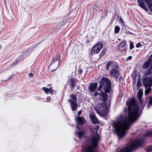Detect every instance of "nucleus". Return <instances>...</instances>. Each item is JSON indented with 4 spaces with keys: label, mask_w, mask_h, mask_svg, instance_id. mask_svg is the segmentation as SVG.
<instances>
[{
    "label": "nucleus",
    "mask_w": 152,
    "mask_h": 152,
    "mask_svg": "<svg viewBox=\"0 0 152 152\" xmlns=\"http://www.w3.org/2000/svg\"><path fill=\"white\" fill-rule=\"evenodd\" d=\"M139 109L137 104L136 100L134 98L127 102L128 105V116L121 115L118 116L116 121L113 123L115 131L119 139L123 138L127 134L126 131L129 129L131 124L136 121L140 115V111L144 107L145 102L142 100H139Z\"/></svg>",
    "instance_id": "f257e3e1"
},
{
    "label": "nucleus",
    "mask_w": 152,
    "mask_h": 152,
    "mask_svg": "<svg viewBox=\"0 0 152 152\" xmlns=\"http://www.w3.org/2000/svg\"><path fill=\"white\" fill-rule=\"evenodd\" d=\"M99 126H97L95 128V132L96 136H93L91 139L92 145H89L83 149L82 152H97L96 147L100 140L99 135L97 133V130L99 129ZM145 140L142 138L134 140L130 145L122 148L120 152H130L136 149L138 146L142 145Z\"/></svg>",
    "instance_id": "f03ea898"
},
{
    "label": "nucleus",
    "mask_w": 152,
    "mask_h": 152,
    "mask_svg": "<svg viewBox=\"0 0 152 152\" xmlns=\"http://www.w3.org/2000/svg\"><path fill=\"white\" fill-rule=\"evenodd\" d=\"M142 67L145 70L143 83L145 88L152 86V55L143 64Z\"/></svg>",
    "instance_id": "7ed1b4c3"
},
{
    "label": "nucleus",
    "mask_w": 152,
    "mask_h": 152,
    "mask_svg": "<svg viewBox=\"0 0 152 152\" xmlns=\"http://www.w3.org/2000/svg\"><path fill=\"white\" fill-rule=\"evenodd\" d=\"M103 87L106 93H109L110 92L111 88V83L110 81L106 77H103L100 82V85L97 91L94 94L95 96H97L98 94L101 93V89Z\"/></svg>",
    "instance_id": "20e7f679"
},
{
    "label": "nucleus",
    "mask_w": 152,
    "mask_h": 152,
    "mask_svg": "<svg viewBox=\"0 0 152 152\" xmlns=\"http://www.w3.org/2000/svg\"><path fill=\"white\" fill-rule=\"evenodd\" d=\"M110 67L111 68L110 74L111 76L115 77L117 80L120 75V73L118 71L119 66L118 64L113 61H109L106 64V69L108 70Z\"/></svg>",
    "instance_id": "39448f33"
},
{
    "label": "nucleus",
    "mask_w": 152,
    "mask_h": 152,
    "mask_svg": "<svg viewBox=\"0 0 152 152\" xmlns=\"http://www.w3.org/2000/svg\"><path fill=\"white\" fill-rule=\"evenodd\" d=\"M139 6L145 10L147 12L148 9L147 6L144 3H145L148 6V8L152 13V0H138Z\"/></svg>",
    "instance_id": "423d86ee"
},
{
    "label": "nucleus",
    "mask_w": 152,
    "mask_h": 152,
    "mask_svg": "<svg viewBox=\"0 0 152 152\" xmlns=\"http://www.w3.org/2000/svg\"><path fill=\"white\" fill-rule=\"evenodd\" d=\"M59 58V57L58 56L53 58L52 62L49 66V68L51 71L56 70L58 68L60 61Z\"/></svg>",
    "instance_id": "0eeeda50"
},
{
    "label": "nucleus",
    "mask_w": 152,
    "mask_h": 152,
    "mask_svg": "<svg viewBox=\"0 0 152 152\" xmlns=\"http://www.w3.org/2000/svg\"><path fill=\"white\" fill-rule=\"evenodd\" d=\"M103 47L101 43H99L95 45L93 48L91 52L93 53H98L99 52Z\"/></svg>",
    "instance_id": "6e6552de"
},
{
    "label": "nucleus",
    "mask_w": 152,
    "mask_h": 152,
    "mask_svg": "<svg viewBox=\"0 0 152 152\" xmlns=\"http://www.w3.org/2000/svg\"><path fill=\"white\" fill-rule=\"evenodd\" d=\"M99 96L100 99L102 100L104 102V106L105 107H107V106L106 105V102L107 100L108 96L106 93L101 92V93L99 94Z\"/></svg>",
    "instance_id": "1a4fd4ad"
},
{
    "label": "nucleus",
    "mask_w": 152,
    "mask_h": 152,
    "mask_svg": "<svg viewBox=\"0 0 152 152\" xmlns=\"http://www.w3.org/2000/svg\"><path fill=\"white\" fill-rule=\"evenodd\" d=\"M68 102L70 104L71 108L72 111H74L76 110L77 106V101H74L72 99H69L68 100Z\"/></svg>",
    "instance_id": "9d476101"
},
{
    "label": "nucleus",
    "mask_w": 152,
    "mask_h": 152,
    "mask_svg": "<svg viewBox=\"0 0 152 152\" xmlns=\"http://www.w3.org/2000/svg\"><path fill=\"white\" fill-rule=\"evenodd\" d=\"M90 119L94 124H99L100 121L96 118L94 114L93 113H91L90 114Z\"/></svg>",
    "instance_id": "9b49d317"
},
{
    "label": "nucleus",
    "mask_w": 152,
    "mask_h": 152,
    "mask_svg": "<svg viewBox=\"0 0 152 152\" xmlns=\"http://www.w3.org/2000/svg\"><path fill=\"white\" fill-rule=\"evenodd\" d=\"M77 121L76 127L78 129H79L78 125H82L84 122V118L83 117H78L76 118Z\"/></svg>",
    "instance_id": "f8f14e48"
},
{
    "label": "nucleus",
    "mask_w": 152,
    "mask_h": 152,
    "mask_svg": "<svg viewBox=\"0 0 152 152\" xmlns=\"http://www.w3.org/2000/svg\"><path fill=\"white\" fill-rule=\"evenodd\" d=\"M97 83H92L91 84L90 86L89 89L91 92L93 93L94 92L97 88Z\"/></svg>",
    "instance_id": "ddd939ff"
},
{
    "label": "nucleus",
    "mask_w": 152,
    "mask_h": 152,
    "mask_svg": "<svg viewBox=\"0 0 152 152\" xmlns=\"http://www.w3.org/2000/svg\"><path fill=\"white\" fill-rule=\"evenodd\" d=\"M75 79L74 78H72L69 83L70 86L72 88V90H73V88L75 86Z\"/></svg>",
    "instance_id": "4468645a"
},
{
    "label": "nucleus",
    "mask_w": 152,
    "mask_h": 152,
    "mask_svg": "<svg viewBox=\"0 0 152 152\" xmlns=\"http://www.w3.org/2000/svg\"><path fill=\"white\" fill-rule=\"evenodd\" d=\"M42 90H43L44 92L47 94H48L49 93H52L53 92V90L51 88H48L44 87L42 88Z\"/></svg>",
    "instance_id": "2eb2a0df"
},
{
    "label": "nucleus",
    "mask_w": 152,
    "mask_h": 152,
    "mask_svg": "<svg viewBox=\"0 0 152 152\" xmlns=\"http://www.w3.org/2000/svg\"><path fill=\"white\" fill-rule=\"evenodd\" d=\"M143 95V91L141 90H140L137 93V96L139 100H142V97Z\"/></svg>",
    "instance_id": "dca6fc26"
},
{
    "label": "nucleus",
    "mask_w": 152,
    "mask_h": 152,
    "mask_svg": "<svg viewBox=\"0 0 152 152\" xmlns=\"http://www.w3.org/2000/svg\"><path fill=\"white\" fill-rule=\"evenodd\" d=\"M70 98L74 101H77V98L76 94H72L70 95Z\"/></svg>",
    "instance_id": "f3484780"
},
{
    "label": "nucleus",
    "mask_w": 152,
    "mask_h": 152,
    "mask_svg": "<svg viewBox=\"0 0 152 152\" xmlns=\"http://www.w3.org/2000/svg\"><path fill=\"white\" fill-rule=\"evenodd\" d=\"M76 133L79 139H81L84 135V132H78Z\"/></svg>",
    "instance_id": "a211bd4d"
},
{
    "label": "nucleus",
    "mask_w": 152,
    "mask_h": 152,
    "mask_svg": "<svg viewBox=\"0 0 152 152\" xmlns=\"http://www.w3.org/2000/svg\"><path fill=\"white\" fill-rule=\"evenodd\" d=\"M152 105V96L150 97L149 100L148 104V107L149 108Z\"/></svg>",
    "instance_id": "6ab92c4d"
},
{
    "label": "nucleus",
    "mask_w": 152,
    "mask_h": 152,
    "mask_svg": "<svg viewBox=\"0 0 152 152\" xmlns=\"http://www.w3.org/2000/svg\"><path fill=\"white\" fill-rule=\"evenodd\" d=\"M148 88H146L145 91V95L148 94L151 91V87H148Z\"/></svg>",
    "instance_id": "aec40b11"
},
{
    "label": "nucleus",
    "mask_w": 152,
    "mask_h": 152,
    "mask_svg": "<svg viewBox=\"0 0 152 152\" xmlns=\"http://www.w3.org/2000/svg\"><path fill=\"white\" fill-rule=\"evenodd\" d=\"M120 30V27L119 26H116L115 28V30H114L116 34L118 33L119 32Z\"/></svg>",
    "instance_id": "412c9836"
},
{
    "label": "nucleus",
    "mask_w": 152,
    "mask_h": 152,
    "mask_svg": "<svg viewBox=\"0 0 152 152\" xmlns=\"http://www.w3.org/2000/svg\"><path fill=\"white\" fill-rule=\"evenodd\" d=\"M145 137H148L152 136V130L150 131L147 132L145 134Z\"/></svg>",
    "instance_id": "4be33fe9"
},
{
    "label": "nucleus",
    "mask_w": 152,
    "mask_h": 152,
    "mask_svg": "<svg viewBox=\"0 0 152 152\" xmlns=\"http://www.w3.org/2000/svg\"><path fill=\"white\" fill-rule=\"evenodd\" d=\"M125 44V42H122L119 45V47L121 48H123L124 47Z\"/></svg>",
    "instance_id": "5701e85b"
},
{
    "label": "nucleus",
    "mask_w": 152,
    "mask_h": 152,
    "mask_svg": "<svg viewBox=\"0 0 152 152\" xmlns=\"http://www.w3.org/2000/svg\"><path fill=\"white\" fill-rule=\"evenodd\" d=\"M137 85L138 88H139L141 87L142 83L140 79H138Z\"/></svg>",
    "instance_id": "b1692460"
},
{
    "label": "nucleus",
    "mask_w": 152,
    "mask_h": 152,
    "mask_svg": "<svg viewBox=\"0 0 152 152\" xmlns=\"http://www.w3.org/2000/svg\"><path fill=\"white\" fill-rule=\"evenodd\" d=\"M105 52L106 51L105 50H102L101 53L99 55L101 57H102L104 55Z\"/></svg>",
    "instance_id": "393cba45"
},
{
    "label": "nucleus",
    "mask_w": 152,
    "mask_h": 152,
    "mask_svg": "<svg viewBox=\"0 0 152 152\" xmlns=\"http://www.w3.org/2000/svg\"><path fill=\"white\" fill-rule=\"evenodd\" d=\"M134 47V45L133 44L132 42H130V47L129 48L130 50H132L133 49Z\"/></svg>",
    "instance_id": "a878e982"
},
{
    "label": "nucleus",
    "mask_w": 152,
    "mask_h": 152,
    "mask_svg": "<svg viewBox=\"0 0 152 152\" xmlns=\"http://www.w3.org/2000/svg\"><path fill=\"white\" fill-rule=\"evenodd\" d=\"M94 110L96 111V113H97L99 115H101V113L99 111L97 108H95L94 109Z\"/></svg>",
    "instance_id": "bb28decb"
},
{
    "label": "nucleus",
    "mask_w": 152,
    "mask_h": 152,
    "mask_svg": "<svg viewBox=\"0 0 152 152\" xmlns=\"http://www.w3.org/2000/svg\"><path fill=\"white\" fill-rule=\"evenodd\" d=\"M119 21L122 24L124 25V22L121 18L120 19Z\"/></svg>",
    "instance_id": "cd10ccee"
},
{
    "label": "nucleus",
    "mask_w": 152,
    "mask_h": 152,
    "mask_svg": "<svg viewBox=\"0 0 152 152\" xmlns=\"http://www.w3.org/2000/svg\"><path fill=\"white\" fill-rule=\"evenodd\" d=\"M82 72V70L80 68H79L78 70V74L79 75H81Z\"/></svg>",
    "instance_id": "c85d7f7f"
},
{
    "label": "nucleus",
    "mask_w": 152,
    "mask_h": 152,
    "mask_svg": "<svg viewBox=\"0 0 152 152\" xmlns=\"http://www.w3.org/2000/svg\"><path fill=\"white\" fill-rule=\"evenodd\" d=\"M141 44L140 43H139L136 45V47L137 48H139L141 46Z\"/></svg>",
    "instance_id": "c756f323"
},
{
    "label": "nucleus",
    "mask_w": 152,
    "mask_h": 152,
    "mask_svg": "<svg viewBox=\"0 0 152 152\" xmlns=\"http://www.w3.org/2000/svg\"><path fill=\"white\" fill-rule=\"evenodd\" d=\"M17 63H18V62L17 61H15V62H14L13 63L11 66H15V65Z\"/></svg>",
    "instance_id": "7c9ffc66"
},
{
    "label": "nucleus",
    "mask_w": 152,
    "mask_h": 152,
    "mask_svg": "<svg viewBox=\"0 0 152 152\" xmlns=\"http://www.w3.org/2000/svg\"><path fill=\"white\" fill-rule=\"evenodd\" d=\"M50 97H49V96L47 97V102H49L50 101Z\"/></svg>",
    "instance_id": "2f4dec72"
},
{
    "label": "nucleus",
    "mask_w": 152,
    "mask_h": 152,
    "mask_svg": "<svg viewBox=\"0 0 152 152\" xmlns=\"http://www.w3.org/2000/svg\"><path fill=\"white\" fill-rule=\"evenodd\" d=\"M148 149L149 151H152V147H150L148 148Z\"/></svg>",
    "instance_id": "473e14b6"
},
{
    "label": "nucleus",
    "mask_w": 152,
    "mask_h": 152,
    "mask_svg": "<svg viewBox=\"0 0 152 152\" xmlns=\"http://www.w3.org/2000/svg\"><path fill=\"white\" fill-rule=\"evenodd\" d=\"M33 75V74L32 73H29V76L31 77H32Z\"/></svg>",
    "instance_id": "72a5a7b5"
},
{
    "label": "nucleus",
    "mask_w": 152,
    "mask_h": 152,
    "mask_svg": "<svg viewBox=\"0 0 152 152\" xmlns=\"http://www.w3.org/2000/svg\"><path fill=\"white\" fill-rule=\"evenodd\" d=\"M132 58V56H129L128 57L127 59L129 60H131Z\"/></svg>",
    "instance_id": "f704fd0d"
},
{
    "label": "nucleus",
    "mask_w": 152,
    "mask_h": 152,
    "mask_svg": "<svg viewBox=\"0 0 152 152\" xmlns=\"http://www.w3.org/2000/svg\"><path fill=\"white\" fill-rule=\"evenodd\" d=\"M81 110L79 111L78 112V115H79L81 113Z\"/></svg>",
    "instance_id": "c9c22d12"
},
{
    "label": "nucleus",
    "mask_w": 152,
    "mask_h": 152,
    "mask_svg": "<svg viewBox=\"0 0 152 152\" xmlns=\"http://www.w3.org/2000/svg\"><path fill=\"white\" fill-rule=\"evenodd\" d=\"M2 48V46L1 45H0V49H1Z\"/></svg>",
    "instance_id": "e433bc0d"
},
{
    "label": "nucleus",
    "mask_w": 152,
    "mask_h": 152,
    "mask_svg": "<svg viewBox=\"0 0 152 152\" xmlns=\"http://www.w3.org/2000/svg\"><path fill=\"white\" fill-rule=\"evenodd\" d=\"M13 77V76H11L10 77V78L9 79H10L11 78H12Z\"/></svg>",
    "instance_id": "4c0bfd02"
},
{
    "label": "nucleus",
    "mask_w": 152,
    "mask_h": 152,
    "mask_svg": "<svg viewBox=\"0 0 152 152\" xmlns=\"http://www.w3.org/2000/svg\"><path fill=\"white\" fill-rule=\"evenodd\" d=\"M126 111V109H124V111Z\"/></svg>",
    "instance_id": "58836bf2"
},
{
    "label": "nucleus",
    "mask_w": 152,
    "mask_h": 152,
    "mask_svg": "<svg viewBox=\"0 0 152 152\" xmlns=\"http://www.w3.org/2000/svg\"><path fill=\"white\" fill-rule=\"evenodd\" d=\"M118 39L119 40H121V39H120V38H118Z\"/></svg>",
    "instance_id": "ea45409f"
},
{
    "label": "nucleus",
    "mask_w": 152,
    "mask_h": 152,
    "mask_svg": "<svg viewBox=\"0 0 152 152\" xmlns=\"http://www.w3.org/2000/svg\"><path fill=\"white\" fill-rule=\"evenodd\" d=\"M4 0V1H5V0Z\"/></svg>",
    "instance_id": "a19ab883"
}]
</instances>
